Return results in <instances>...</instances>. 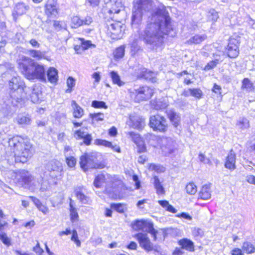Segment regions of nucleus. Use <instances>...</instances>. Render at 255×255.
<instances>
[{"label":"nucleus","instance_id":"obj_23","mask_svg":"<svg viewBox=\"0 0 255 255\" xmlns=\"http://www.w3.org/2000/svg\"><path fill=\"white\" fill-rule=\"evenodd\" d=\"M46 13L48 15L56 16L57 14V9L56 4L54 1L49 0L46 4Z\"/></svg>","mask_w":255,"mask_h":255},{"label":"nucleus","instance_id":"obj_12","mask_svg":"<svg viewBox=\"0 0 255 255\" xmlns=\"http://www.w3.org/2000/svg\"><path fill=\"white\" fill-rule=\"evenodd\" d=\"M108 31L113 39H120L122 37L123 27L120 23L114 22L108 26Z\"/></svg>","mask_w":255,"mask_h":255},{"label":"nucleus","instance_id":"obj_55","mask_svg":"<svg viewBox=\"0 0 255 255\" xmlns=\"http://www.w3.org/2000/svg\"><path fill=\"white\" fill-rule=\"evenodd\" d=\"M66 161L68 166L70 167H74L76 163V159L73 156L67 157Z\"/></svg>","mask_w":255,"mask_h":255},{"label":"nucleus","instance_id":"obj_24","mask_svg":"<svg viewBox=\"0 0 255 255\" xmlns=\"http://www.w3.org/2000/svg\"><path fill=\"white\" fill-rule=\"evenodd\" d=\"M109 178V175L108 174H101L98 175L94 181V186L97 188H100Z\"/></svg>","mask_w":255,"mask_h":255},{"label":"nucleus","instance_id":"obj_2","mask_svg":"<svg viewBox=\"0 0 255 255\" xmlns=\"http://www.w3.org/2000/svg\"><path fill=\"white\" fill-rule=\"evenodd\" d=\"M8 150L6 152L5 159L10 165L14 163H25L32 155V146L19 136L9 138Z\"/></svg>","mask_w":255,"mask_h":255},{"label":"nucleus","instance_id":"obj_41","mask_svg":"<svg viewBox=\"0 0 255 255\" xmlns=\"http://www.w3.org/2000/svg\"><path fill=\"white\" fill-rule=\"evenodd\" d=\"M127 134L129 136V137L134 142L135 144L142 140V138L140 136L138 133H135L133 131H129L127 133Z\"/></svg>","mask_w":255,"mask_h":255},{"label":"nucleus","instance_id":"obj_45","mask_svg":"<svg viewBox=\"0 0 255 255\" xmlns=\"http://www.w3.org/2000/svg\"><path fill=\"white\" fill-rule=\"evenodd\" d=\"M155 103V104H153L154 109L157 110L164 109L165 108H166L168 106L166 102L161 101L160 100L156 101Z\"/></svg>","mask_w":255,"mask_h":255},{"label":"nucleus","instance_id":"obj_20","mask_svg":"<svg viewBox=\"0 0 255 255\" xmlns=\"http://www.w3.org/2000/svg\"><path fill=\"white\" fill-rule=\"evenodd\" d=\"M207 38V36L205 34H195L191 36L186 41V43L188 44H200L203 41H205Z\"/></svg>","mask_w":255,"mask_h":255},{"label":"nucleus","instance_id":"obj_13","mask_svg":"<svg viewBox=\"0 0 255 255\" xmlns=\"http://www.w3.org/2000/svg\"><path fill=\"white\" fill-rule=\"evenodd\" d=\"M33 179L30 173L26 170L19 171L16 175V179L21 186L28 185Z\"/></svg>","mask_w":255,"mask_h":255},{"label":"nucleus","instance_id":"obj_57","mask_svg":"<svg viewBox=\"0 0 255 255\" xmlns=\"http://www.w3.org/2000/svg\"><path fill=\"white\" fill-rule=\"evenodd\" d=\"M112 209L116 210L119 213H123L124 212V206L121 204H113L111 205Z\"/></svg>","mask_w":255,"mask_h":255},{"label":"nucleus","instance_id":"obj_56","mask_svg":"<svg viewBox=\"0 0 255 255\" xmlns=\"http://www.w3.org/2000/svg\"><path fill=\"white\" fill-rule=\"evenodd\" d=\"M135 144L137 145L138 152L141 153L146 151V146L143 140Z\"/></svg>","mask_w":255,"mask_h":255},{"label":"nucleus","instance_id":"obj_49","mask_svg":"<svg viewBox=\"0 0 255 255\" xmlns=\"http://www.w3.org/2000/svg\"><path fill=\"white\" fill-rule=\"evenodd\" d=\"M149 169L151 170H154L158 173L163 172L165 169L164 167L155 164H150L149 166Z\"/></svg>","mask_w":255,"mask_h":255},{"label":"nucleus","instance_id":"obj_58","mask_svg":"<svg viewBox=\"0 0 255 255\" xmlns=\"http://www.w3.org/2000/svg\"><path fill=\"white\" fill-rule=\"evenodd\" d=\"M91 76H92V78L94 79V85H95L96 83L98 84L100 82L101 79V76L100 75V72H94L92 75Z\"/></svg>","mask_w":255,"mask_h":255},{"label":"nucleus","instance_id":"obj_36","mask_svg":"<svg viewBox=\"0 0 255 255\" xmlns=\"http://www.w3.org/2000/svg\"><path fill=\"white\" fill-rule=\"evenodd\" d=\"M223 59L221 58H215L213 60L207 63L204 68L205 71H209L215 67L219 63L222 62Z\"/></svg>","mask_w":255,"mask_h":255},{"label":"nucleus","instance_id":"obj_35","mask_svg":"<svg viewBox=\"0 0 255 255\" xmlns=\"http://www.w3.org/2000/svg\"><path fill=\"white\" fill-rule=\"evenodd\" d=\"M236 126L241 130L246 129L250 127L249 121L245 118H240L236 124Z\"/></svg>","mask_w":255,"mask_h":255},{"label":"nucleus","instance_id":"obj_15","mask_svg":"<svg viewBox=\"0 0 255 255\" xmlns=\"http://www.w3.org/2000/svg\"><path fill=\"white\" fill-rule=\"evenodd\" d=\"M85 189L83 186L77 187L74 191L76 197L81 203L88 204L91 200L90 198L85 194Z\"/></svg>","mask_w":255,"mask_h":255},{"label":"nucleus","instance_id":"obj_59","mask_svg":"<svg viewBox=\"0 0 255 255\" xmlns=\"http://www.w3.org/2000/svg\"><path fill=\"white\" fill-rule=\"evenodd\" d=\"M49 187L48 182L47 180H43L41 183L40 190L41 192H45L48 190Z\"/></svg>","mask_w":255,"mask_h":255},{"label":"nucleus","instance_id":"obj_61","mask_svg":"<svg viewBox=\"0 0 255 255\" xmlns=\"http://www.w3.org/2000/svg\"><path fill=\"white\" fill-rule=\"evenodd\" d=\"M252 86V84L251 83L250 81L247 79L245 78L244 79L243 81L242 87L246 89H250Z\"/></svg>","mask_w":255,"mask_h":255},{"label":"nucleus","instance_id":"obj_52","mask_svg":"<svg viewBox=\"0 0 255 255\" xmlns=\"http://www.w3.org/2000/svg\"><path fill=\"white\" fill-rule=\"evenodd\" d=\"M80 39L81 41V47L83 49H87L92 46L95 47V45L92 44L90 41L85 40L83 38H80Z\"/></svg>","mask_w":255,"mask_h":255},{"label":"nucleus","instance_id":"obj_9","mask_svg":"<svg viewBox=\"0 0 255 255\" xmlns=\"http://www.w3.org/2000/svg\"><path fill=\"white\" fill-rule=\"evenodd\" d=\"M46 169L49 172V176L56 178L61 175L62 166L59 161L52 160L46 165Z\"/></svg>","mask_w":255,"mask_h":255},{"label":"nucleus","instance_id":"obj_1","mask_svg":"<svg viewBox=\"0 0 255 255\" xmlns=\"http://www.w3.org/2000/svg\"><path fill=\"white\" fill-rule=\"evenodd\" d=\"M143 15L150 18L139 38L152 50H156L163 43L165 35L174 36L170 18L163 6L154 7L151 0H134L133 2L132 23L139 24Z\"/></svg>","mask_w":255,"mask_h":255},{"label":"nucleus","instance_id":"obj_6","mask_svg":"<svg viewBox=\"0 0 255 255\" xmlns=\"http://www.w3.org/2000/svg\"><path fill=\"white\" fill-rule=\"evenodd\" d=\"M149 126L154 131L165 132L167 130V121L164 116L159 114L151 116L149 120Z\"/></svg>","mask_w":255,"mask_h":255},{"label":"nucleus","instance_id":"obj_30","mask_svg":"<svg viewBox=\"0 0 255 255\" xmlns=\"http://www.w3.org/2000/svg\"><path fill=\"white\" fill-rule=\"evenodd\" d=\"M41 95V92L36 88V86L33 87L32 91L30 95L31 101L33 103H38L40 101V95Z\"/></svg>","mask_w":255,"mask_h":255},{"label":"nucleus","instance_id":"obj_4","mask_svg":"<svg viewBox=\"0 0 255 255\" xmlns=\"http://www.w3.org/2000/svg\"><path fill=\"white\" fill-rule=\"evenodd\" d=\"M8 87L10 90L9 95L12 100L11 105L15 106L25 97L24 81L19 76H14L9 81Z\"/></svg>","mask_w":255,"mask_h":255},{"label":"nucleus","instance_id":"obj_8","mask_svg":"<svg viewBox=\"0 0 255 255\" xmlns=\"http://www.w3.org/2000/svg\"><path fill=\"white\" fill-rule=\"evenodd\" d=\"M240 43V37L239 36L236 35L230 38L226 48V52L228 57L231 58H235L238 57L239 54Z\"/></svg>","mask_w":255,"mask_h":255},{"label":"nucleus","instance_id":"obj_48","mask_svg":"<svg viewBox=\"0 0 255 255\" xmlns=\"http://www.w3.org/2000/svg\"><path fill=\"white\" fill-rule=\"evenodd\" d=\"M142 77L146 80L153 81V73L151 71H148L146 69H143Z\"/></svg>","mask_w":255,"mask_h":255},{"label":"nucleus","instance_id":"obj_31","mask_svg":"<svg viewBox=\"0 0 255 255\" xmlns=\"http://www.w3.org/2000/svg\"><path fill=\"white\" fill-rule=\"evenodd\" d=\"M110 75L114 84H117L120 87L125 84V83L121 80L120 76L117 72L112 71L110 72Z\"/></svg>","mask_w":255,"mask_h":255},{"label":"nucleus","instance_id":"obj_51","mask_svg":"<svg viewBox=\"0 0 255 255\" xmlns=\"http://www.w3.org/2000/svg\"><path fill=\"white\" fill-rule=\"evenodd\" d=\"M94 143L96 145H102L107 147L111 146V142H110L104 139H96L95 140Z\"/></svg>","mask_w":255,"mask_h":255},{"label":"nucleus","instance_id":"obj_5","mask_svg":"<svg viewBox=\"0 0 255 255\" xmlns=\"http://www.w3.org/2000/svg\"><path fill=\"white\" fill-rule=\"evenodd\" d=\"M80 164L81 168L85 171L89 169H102L105 165L99 163L95 155L92 154L86 153L80 157Z\"/></svg>","mask_w":255,"mask_h":255},{"label":"nucleus","instance_id":"obj_62","mask_svg":"<svg viewBox=\"0 0 255 255\" xmlns=\"http://www.w3.org/2000/svg\"><path fill=\"white\" fill-rule=\"evenodd\" d=\"M192 233L193 235L195 237L202 236L203 234V231L201 229L198 228H195L193 229Z\"/></svg>","mask_w":255,"mask_h":255},{"label":"nucleus","instance_id":"obj_37","mask_svg":"<svg viewBox=\"0 0 255 255\" xmlns=\"http://www.w3.org/2000/svg\"><path fill=\"white\" fill-rule=\"evenodd\" d=\"M71 27L77 28L83 25V19H81L78 16H73L71 17Z\"/></svg>","mask_w":255,"mask_h":255},{"label":"nucleus","instance_id":"obj_34","mask_svg":"<svg viewBox=\"0 0 255 255\" xmlns=\"http://www.w3.org/2000/svg\"><path fill=\"white\" fill-rule=\"evenodd\" d=\"M154 186L156 190V193L158 195L163 194L164 193V189L161 183L157 176L153 177Z\"/></svg>","mask_w":255,"mask_h":255},{"label":"nucleus","instance_id":"obj_16","mask_svg":"<svg viewBox=\"0 0 255 255\" xmlns=\"http://www.w3.org/2000/svg\"><path fill=\"white\" fill-rule=\"evenodd\" d=\"M236 155L233 150H231L226 157L224 166L225 168L233 171L236 169Z\"/></svg>","mask_w":255,"mask_h":255},{"label":"nucleus","instance_id":"obj_18","mask_svg":"<svg viewBox=\"0 0 255 255\" xmlns=\"http://www.w3.org/2000/svg\"><path fill=\"white\" fill-rule=\"evenodd\" d=\"M130 120L132 123V127L138 129H141L145 126L144 119L138 116H131Z\"/></svg>","mask_w":255,"mask_h":255},{"label":"nucleus","instance_id":"obj_19","mask_svg":"<svg viewBox=\"0 0 255 255\" xmlns=\"http://www.w3.org/2000/svg\"><path fill=\"white\" fill-rule=\"evenodd\" d=\"M199 195L202 199H209L211 197V184L204 185L202 187Z\"/></svg>","mask_w":255,"mask_h":255},{"label":"nucleus","instance_id":"obj_27","mask_svg":"<svg viewBox=\"0 0 255 255\" xmlns=\"http://www.w3.org/2000/svg\"><path fill=\"white\" fill-rule=\"evenodd\" d=\"M47 75L48 81L51 83H56L58 80V71L53 68L50 67L47 71Z\"/></svg>","mask_w":255,"mask_h":255},{"label":"nucleus","instance_id":"obj_10","mask_svg":"<svg viewBox=\"0 0 255 255\" xmlns=\"http://www.w3.org/2000/svg\"><path fill=\"white\" fill-rule=\"evenodd\" d=\"M134 237L137 240L140 246L147 252L152 251L153 249L152 243L150 242L147 234L138 233Z\"/></svg>","mask_w":255,"mask_h":255},{"label":"nucleus","instance_id":"obj_64","mask_svg":"<svg viewBox=\"0 0 255 255\" xmlns=\"http://www.w3.org/2000/svg\"><path fill=\"white\" fill-rule=\"evenodd\" d=\"M247 181L250 184L255 185V176L252 175H250L247 176Z\"/></svg>","mask_w":255,"mask_h":255},{"label":"nucleus","instance_id":"obj_63","mask_svg":"<svg viewBox=\"0 0 255 255\" xmlns=\"http://www.w3.org/2000/svg\"><path fill=\"white\" fill-rule=\"evenodd\" d=\"M84 142L85 144L88 145L91 144V140H92V136L90 134L87 133L83 138Z\"/></svg>","mask_w":255,"mask_h":255},{"label":"nucleus","instance_id":"obj_28","mask_svg":"<svg viewBox=\"0 0 255 255\" xmlns=\"http://www.w3.org/2000/svg\"><path fill=\"white\" fill-rule=\"evenodd\" d=\"M179 244L182 247V249H186L189 251H193L194 250L193 243L187 239H183L180 240Z\"/></svg>","mask_w":255,"mask_h":255},{"label":"nucleus","instance_id":"obj_22","mask_svg":"<svg viewBox=\"0 0 255 255\" xmlns=\"http://www.w3.org/2000/svg\"><path fill=\"white\" fill-rule=\"evenodd\" d=\"M167 115L174 127L177 128L180 121L179 115L172 110H170L168 112Z\"/></svg>","mask_w":255,"mask_h":255},{"label":"nucleus","instance_id":"obj_33","mask_svg":"<svg viewBox=\"0 0 255 255\" xmlns=\"http://www.w3.org/2000/svg\"><path fill=\"white\" fill-rule=\"evenodd\" d=\"M73 201L72 199H70V218L72 222L77 221L79 218L78 214L77 209L73 206L72 202Z\"/></svg>","mask_w":255,"mask_h":255},{"label":"nucleus","instance_id":"obj_47","mask_svg":"<svg viewBox=\"0 0 255 255\" xmlns=\"http://www.w3.org/2000/svg\"><path fill=\"white\" fill-rule=\"evenodd\" d=\"M4 217L2 210H0V230H5L8 227L7 223L3 220Z\"/></svg>","mask_w":255,"mask_h":255},{"label":"nucleus","instance_id":"obj_32","mask_svg":"<svg viewBox=\"0 0 255 255\" xmlns=\"http://www.w3.org/2000/svg\"><path fill=\"white\" fill-rule=\"evenodd\" d=\"M16 121L19 125L24 126L30 124L31 118L29 115H19Z\"/></svg>","mask_w":255,"mask_h":255},{"label":"nucleus","instance_id":"obj_3","mask_svg":"<svg viewBox=\"0 0 255 255\" xmlns=\"http://www.w3.org/2000/svg\"><path fill=\"white\" fill-rule=\"evenodd\" d=\"M18 64L19 70L27 79L46 81L45 70L43 65L25 56H21Z\"/></svg>","mask_w":255,"mask_h":255},{"label":"nucleus","instance_id":"obj_43","mask_svg":"<svg viewBox=\"0 0 255 255\" xmlns=\"http://www.w3.org/2000/svg\"><path fill=\"white\" fill-rule=\"evenodd\" d=\"M89 116L93 121H102L104 119V115L101 113H90Z\"/></svg>","mask_w":255,"mask_h":255},{"label":"nucleus","instance_id":"obj_54","mask_svg":"<svg viewBox=\"0 0 255 255\" xmlns=\"http://www.w3.org/2000/svg\"><path fill=\"white\" fill-rule=\"evenodd\" d=\"M87 133L81 129L77 130L74 132V136L76 139H83L87 135Z\"/></svg>","mask_w":255,"mask_h":255},{"label":"nucleus","instance_id":"obj_29","mask_svg":"<svg viewBox=\"0 0 255 255\" xmlns=\"http://www.w3.org/2000/svg\"><path fill=\"white\" fill-rule=\"evenodd\" d=\"M27 53L35 60H39L45 58V53L44 51L36 50H28Z\"/></svg>","mask_w":255,"mask_h":255},{"label":"nucleus","instance_id":"obj_44","mask_svg":"<svg viewBox=\"0 0 255 255\" xmlns=\"http://www.w3.org/2000/svg\"><path fill=\"white\" fill-rule=\"evenodd\" d=\"M191 96L199 99L202 98L203 93L199 88H191Z\"/></svg>","mask_w":255,"mask_h":255},{"label":"nucleus","instance_id":"obj_7","mask_svg":"<svg viewBox=\"0 0 255 255\" xmlns=\"http://www.w3.org/2000/svg\"><path fill=\"white\" fill-rule=\"evenodd\" d=\"M131 226L133 230L149 233L153 236L154 239H156L157 231L154 230L151 222L144 220H136L132 223Z\"/></svg>","mask_w":255,"mask_h":255},{"label":"nucleus","instance_id":"obj_39","mask_svg":"<svg viewBox=\"0 0 255 255\" xmlns=\"http://www.w3.org/2000/svg\"><path fill=\"white\" fill-rule=\"evenodd\" d=\"M5 230H0V240L5 245L9 246L11 244L10 239L4 233Z\"/></svg>","mask_w":255,"mask_h":255},{"label":"nucleus","instance_id":"obj_17","mask_svg":"<svg viewBox=\"0 0 255 255\" xmlns=\"http://www.w3.org/2000/svg\"><path fill=\"white\" fill-rule=\"evenodd\" d=\"M28 8L29 7L24 3L20 2L16 4L12 12L14 18L15 19L16 16L21 15L25 13Z\"/></svg>","mask_w":255,"mask_h":255},{"label":"nucleus","instance_id":"obj_40","mask_svg":"<svg viewBox=\"0 0 255 255\" xmlns=\"http://www.w3.org/2000/svg\"><path fill=\"white\" fill-rule=\"evenodd\" d=\"M125 46H121L116 49L114 52L115 58L118 59L123 57L125 55Z\"/></svg>","mask_w":255,"mask_h":255},{"label":"nucleus","instance_id":"obj_25","mask_svg":"<svg viewBox=\"0 0 255 255\" xmlns=\"http://www.w3.org/2000/svg\"><path fill=\"white\" fill-rule=\"evenodd\" d=\"M29 198L34 203L38 209L46 215L49 212V209L45 205L43 204L39 199L33 196H29Z\"/></svg>","mask_w":255,"mask_h":255},{"label":"nucleus","instance_id":"obj_46","mask_svg":"<svg viewBox=\"0 0 255 255\" xmlns=\"http://www.w3.org/2000/svg\"><path fill=\"white\" fill-rule=\"evenodd\" d=\"M67 85L68 88L66 90V92L70 93L72 90V88L75 86V81L74 78L69 77L67 80Z\"/></svg>","mask_w":255,"mask_h":255},{"label":"nucleus","instance_id":"obj_14","mask_svg":"<svg viewBox=\"0 0 255 255\" xmlns=\"http://www.w3.org/2000/svg\"><path fill=\"white\" fill-rule=\"evenodd\" d=\"M110 13H118L123 8L122 0H110L107 4Z\"/></svg>","mask_w":255,"mask_h":255},{"label":"nucleus","instance_id":"obj_53","mask_svg":"<svg viewBox=\"0 0 255 255\" xmlns=\"http://www.w3.org/2000/svg\"><path fill=\"white\" fill-rule=\"evenodd\" d=\"M71 240L76 244L78 247H80L81 246V242L78 239V234L76 230H73L72 231V236Z\"/></svg>","mask_w":255,"mask_h":255},{"label":"nucleus","instance_id":"obj_21","mask_svg":"<svg viewBox=\"0 0 255 255\" xmlns=\"http://www.w3.org/2000/svg\"><path fill=\"white\" fill-rule=\"evenodd\" d=\"M122 185V182L120 180L116 181L113 183V187H107L106 191L110 196L112 198H116L117 193L119 192V186Z\"/></svg>","mask_w":255,"mask_h":255},{"label":"nucleus","instance_id":"obj_60","mask_svg":"<svg viewBox=\"0 0 255 255\" xmlns=\"http://www.w3.org/2000/svg\"><path fill=\"white\" fill-rule=\"evenodd\" d=\"M209 13L210 14L209 16L211 17L213 21H215L218 19L219 17L218 14L214 9L210 10Z\"/></svg>","mask_w":255,"mask_h":255},{"label":"nucleus","instance_id":"obj_50","mask_svg":"<svg viewBox=\"0 0 255 255\" xmlns=\"http://www.w3.org/2000/svg\"><path fill=\"white\" fill-rule=\"evenodd\" d=\"M92 106L95 108H104L107 109V106L106 103L103 101H93L92 103Z\"/></svg>","mask_w":255,"mask_h":255},{"label":"nucleus","instance_id":"obj_42","mask_svg":"<svg viewBox=\"0 0 255 255\" xmlns=\"http://www.w3.org/2000/svg\"><path fill=\"white\" fill-rule=\"evenodd\" d=\"M186 192L190 195H194L197 191V188L193 182L188 183L186 186Z\"/></svg>","mask_w":255,"mask_h":255},{"label":"nucleus","instance_id":"obj_11","mask_svg":"<svg viewBox=\"0 0 255 255\" xmlns=\"http://www.w3.org/2000/svg\"><path fill=\"white\" fill-rule=\"evenodd\" d=\"M133 93L135 94L136 98L141 100H147L150 99L153 94V90L147 86H142L134 90Z\"/></svg>","mask_w":255,"mask_h":255},{"label":"nucleus","instance_id":"obj_38","mask_svg":"<svg viewBox=\"0 0 255 255\" xmlns=\"http://www.w3.org/2000/svg\"><path fill=\"white\" fill-rule=\"evenodd\" d=\"M243 250L247 254H252L255 252V247L250 242H245L243 244Z\"/></svg>","mask_w":255,"mask_h":255},{"label":"nucleus","instance_id":"obj_26","mask_svg":"<svg viewBox=\"0 0 255 255\" xmlns=\"http://www.w3.org/2000/svg\"><path fill=\"white\" fill-rule=\"evenodd\" d=\"M71 106L73 109V116L76 118H81L84 115L83 109L75 101H72Z\"/></svg>","mask_w":255,"mask_h":255}]
</instances>
